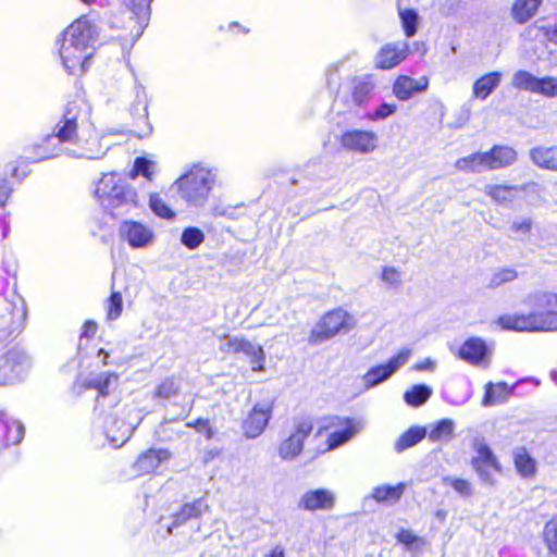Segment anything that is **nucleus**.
I'll list each match as a JSON object with an SVG mask.
<instances>
[{"instance_id": "1", "label": "nucleus", "mask_w": 557, "mask_h": 557, "mask_svg": "<svg viewBox=\"0 0 557 557\" xmlns=\"http://www.w3.org/2000/svg\"><path fill=\"white\" fill-rule=\"evenodd\" d=\"M88 115L89 108L82 100L69 102L53 132L33 146L36 157L21 160L35 163L61 154L77 159H101L106 152L94 153L92 146L98 145V136Z\"/></svg>"}, {"instance_id": "2", "label": "nucleus", "mask_w": 557, "mask_h": 557, "mask_svg": "<svg viewBox=\"0 0 557 557\" xmlns=\"http://www.w3.org/2000/svg\"><path fill=\"white\" fill-rule=\"evenodd\" d=\"M523 304L530 308L528 313L500 315L497 324L503 330L516 332L557 331V294L535 292L529 294Z\"/></svg>"}, {"instance_id": "3", "label": "nucleus", "mask_w": 557, "mask_h": 557, "mask_svg": "<svg viewBox=\"0 0 557 557\" xmlns=\"http://www.w3.org/2000/svg\"><path fill=\"white\" fill-rule=\"evenodd\" d=\"M97 36V28L87 16L79 17L64 30L59 53L69 74L87 71Z\"/></svg>"}, {"instance_id": "4", "label": "nucleus", "mask_w": 557, "mask_h": 557, "mask_svg": "<svg viewBox=\"0 0 557 557\" xmlns=\"http://www.w3.org/2000/svg\"><path fill=\"white\" fill-rule=\"evenodd\" d=\"M208 510L209 506L202 497L185 503L171 517L160 520L157 534L162 539L182 535L193 540L195 533L200 531L202 515Z\"/></svg>"}, {"instance_id": "5", "label": "nucleus", "mask_w": 557, "mask_h": 557, "mask_svg": "<svg viewBox=\"0 0 557 557\" xmlns=\"http://www.w3.org/2000/svg\"><path fill=\"white\" fill-rule=\"evenodd\" d=\"M95 196L101 207L109 211L112 216L126 214L138 205L135 188L119 183L112 173L104 174L100 178L95 189Z\"/></svg>"}, {"instance_id": "6", "label": "nucleus", "mask_w": 557, "mask_h": 557, "mask_svg": "<svg viewBox=\"0 0 557 557\" xmlns=\"http://www.w3.org/2000/svg\"><path fill=\"white\" fill-rule=\"evenodd\" d=\"M215 182L216 172L214 170L194 165L177 178L174 185L181 198L189 207L202 208L207 203Z\"/></svg>"}, {"instance_id": "7", "label": "nucleus", "mask_w": 557, "mask_h": 557, "mask_svg": "<svg viewBox=\"0 0 557 557\" xmlns=\"http://www.w3.org/2000/svg\"><path fill=\"white\" fill-rule=\"evenodd\" d=\"M141 421V411L137 407L131 406L106 413L101 419L100 426L110 445L117 448L131 438Z\"/></svg>"}, {"instance_id": "8", "label": "nucleus", "mask_w": 557, "mask_h": 557, "mask_svg": "<svg viewBox=\"0 0 557 557\" xmlns=\"http://www.w3.org/2000/svg\"><path fill=\"white\" fill-rule=\"evenodd\" d=\"M119 375L114 372H100L98 374H90L85 380L84 385L86 388L97 391L95 411L99 414H104V407L114 404L117 407L119 397L114 395V389L117 386Z\"/></svg>"}, {"instance_id": "9", "label": "nucleus", "mask_w": 557, "mask_h": 557, "mask_svg": "<svg viewBox=\"0 0 557 557\" xmlns=\"http://www.w3.org/2000/svg\"><path fill=\"white\" fill-rule=\"evenodd\" d=\"M411 356L410 349H403L384 364L371 367L362 376L364 391L372 389L391 379Z\"/></svg>"}, {"instance_id": "10", "label": "nucleus", "mask_w": 557, "mask_h": 557, "mask_svg": "<svg viewBox=\"0 0 557 557\" xmlns=\"http://www.w3.org/2000/svg\"><path fill=\"white\" fill-rule=\"evenodd\" d=\"M312 430L313 423L310 418L295 419L293 432L278 446L280 458L285 461L297 458L302 453L305 441Z\"/></svg>"}, {"instance_id": "11", "label": "nucleus", "mask_w": 557, "mask_h": 557, "mask_svg": "<svg viewBox=\"0 0 557 557\" xmlns=\"http://www.w3.org/2000/svg\"><path fill=\"white\" fill-rule=\"evenodd\" d=\"M30 367L27 354L18 348L9 350L0 357V385L18 382Z\"/></svg>"}, {"instance_id": "12", "label": "nucleus", "mask_w": 557, "mask_h": 557, "mask_svg": "<svg viewBox=\"0 0 557 557\" xmlns=\"http://www.w3.org/2000/svg\"><path fill=\"white\" fill-rule=\"evenodd\" d=\"M119 237L132 249H146L152 246L156 239L151 227L134 220H125L120 224Z\"/></svg>"}, {"instance_id": "13", "label": "nucleus", "mask_w": 557, "mask_h": 557, "mask_svg": "<svg viewBox=\"0 0 557 557\" xmlns=\"http://www.w3.org/2000/svg\"><path fill=\"white\" fill-rule=\"evenodd\" d=\"M349 318V314L343 309L327 312L312 329L309 337L310 343L319 344L334 337L346 327Z\"/></svg>"}, {"instance_id": "14", "label": "nucleus", "mask_w": 557, "mask_h": 557, "mask_svg": "<svg viewBox=\"0 0 557 557\" xmlns=\"http://www.w3.org/2000/svg\"><path fill=\"white\" fill-rule=\"evenodd\" d=\"M339 141L346 150L369 153L376 149L379 137L372 131L350 128L342 133Z\"/></svg>"}, {"instance_id": "15", "label": "nucleus", "mask_w": 557, "mask_h": 557, "mask_svg": "<svg viewBox=\"0 0 557 557\" xmlns=\"http://www.w3.org/2000/svg\"><path fill=\"white\" fill-rule=\"evenodd\" d=\"M17 307L15 304L3 300L5 313L0 314V343L7 341L15 332H20L26 318V309L23 301Z\"/></svg>"}, {"instance_id": "16", "label": "nucleus", "mask_w": 557, "mask_h": 557, "mask_svg": "<svg viewBox=\"0 0 557 557\" xmlns=\"http://www.w3.org/2000/svg\"><path fill=\"white\" fill-rule=\"evenodd\" d=\"M272 417V407L269 404H257L244 419L242 429L247 438H257L265 430Z\"/></svg>"}, {"instance_id": "17", "label": "nucleus", "mask_w": 557, "mask_h": 557, "mask_svg": "<svg viewBox=\"0 0 557 557\" xmlns=\"http://www.w3.org/2000/svg\"><path fill=\"white\" fill-rule=\"evenodd\" d=\"M408 54V41L399 40L385 44L375 55V66L382 70H391L404 61Z\"/></svg>"}, {"instance_id": "18", "label": "nucleus", "mask_w": 557, "mask_h": 557, "mask_svg": "<svg viewBox=\"0 0 557 557\" xmlns=\"http://www.w3.org/2000/svg\"><path fill=\"white\" fill-rule=\"evenodd\" d=\"M334 505V494L325 488L310 490L298 502V508L307 511L330 510Z\"/></svg>"}, {"instance_id": "19", "label": "nucleus", "mask_w": 557, "mask_h": 557, "mask_svg": "<svg viewBox=\"0 0 557 557\" xmlns=\"http://www.w3.org/2000/svg\"><path fill=\"white\" fill-rule=\"evenodd\" d=\"M152 0H123V3L128 9L131 20H135V26L132 30L134 40H137L147 27L151 14Z\"/></svg>"}, {"instance_id": "20", "label": "nucleus", "mask_w": 557, "mask_h": 557, "mask_svg": "<svg viewBox=\"0 0 557 557\" xmlns=\"http://www.w3.org/2000/svg\"><path fill=\"white\" fill-rule=\"evenodd\" d=\"M429 88V78L421 76L414 79L407 75H400L393 84V94L400 101H406L417 94L424 92Z\"/></svg>"}, {"instance_id": "21", "label": "nucleus", "mask_w": 557, "mask_h": 557, "mask_svg": "<svg viewBox=\"0 0 557 557\" xmlns=\"http://www.w3.org/2000/svg\"><path fill=\"white\" fill-rule=\"evenodd\" d=\"M170 457L171 454L166 449L150 448L138 456L133 465V469L139 475L149 474L154 472Z\"/></svg>"}, {"instance_id": "22", "label": "nucleus", "mask_w": 557, "mask_h": 557, "mask_svg": "<svg viewBox=\"0 0 557 557\" xmlns=\"http://www.w3.org/2000/svg\"><path fill=\"white\" fill-rule=\"evenodd\" d=\"M527 39L550 42L557 46V18L554 22L542 18L529 25L524 30Z\"/></svg>"}, {"instance_id": "23", "label": "nucleus", "mask_w": 557, "mask_h": 557, "mask_svg": "<svg viewBox=\"0 0 557 557\" xmlns=\"http://www.w3.org/2000/svg\"><path fill=\"white\" fill-rule=\"evenodd\" d=\"M488 354L485 342L480 337L468 338L459 348L458 356L466 362L478 366L484 361Z\"/></svg>"}, {"instance_id": "24", "label": "nucleus", "mask_w": 557, "mask_h": 557, "mask_svg": "<svg viewBox=\"0 0 557 557\" xmlns=\"http://www.w3.org/2000/svg\"><path fill=\"white\" fill-rule=\"evenodd\" d=\"M239 354L244 355L248 359L252 371H264L265 352L261 345L240 337L235 355Z\"/></svg>"}, {"instance_id": "25", "label": "nucleus", "mask_w": 557, "mask_h": 557, "mask_svg": "<svg viewBox=\"0 0 557 557\" xmlns=\"http://www.w3.org/2000/svg\"><path fill=\"white\" fill-rule=\"evenodd\" d=\"M485 154L490 171L509 166L517 160L516 150L509 146L495 145Z\"/></svg>"}, {"instance_id": "26", "label": "nucleus", "mask_w": 557, "mask_h": 557, "mask_svg": "<svg viewBox=\"0 0 557 557\" xmlns=\"http://www.w3.org/2000/svg\"><path fill=\"white\" fill-rule=\"evenodd\" d=\"M342 428L333 431L327 438V449L333 450L349 442L359 431L358 423L354 419L346 418L341 423Z\"/></svg>"}, {"instance_id": "27", "label": "nucleus", "mask_w": 557, "mask_h": 557, "mask_svg": "<svg viewBox=\"0 0 557 557\" xmlns=\"http://www.w3.org/2000/svg\"><path fill=\"white\" fill-rule=\"evenodd\" d=\"M530 159L539 168L557 171V146H537L530 150Z\"/></svg>"}, {"instance_id": "28", "label": "nucleus", "mask_w": 557, "mask_h": 557, "mask_svg": "<svg viewBox=\"0 0 557 557\" xmlns=\"http://www.w3.org/2000/svg\"><path fill=\"white\" fill-rule=\"evenodd\" d=\"M0 423L4 428L3 441L7 446L17 445L23 441L25 429L21 422L9 417L7 412L0 410Z\"/></svg>"}, {"instance_id": "29", "label": "nucleus", "mask_w": 557, "mask_h": 557, "mask_svg": "<svg viewBox=\"0 0 557 557\" xmlns=\"http://www.w3.org/2000/svg\"><path fill=\"white\" fill-rule=\"evenodd\" d=\"M502 73L490 72L473 84V96L478 99L485 100L499 86Z\"/></svg>"}, {"instance_id": "30", "label": "nucleus", "mask_w": 557, "mask_h": 557, "mask_svg": "<svg viewBox=\"0 0 557 557\" xmlns=\"http://www.w3.org/2000/svg\"><path fill=\"white\" fill-rule=\"evenodd\" d=\"M428 434L426 428L424 426H411L406 432H404L395 442L394 449L396 453L400 454L405 450L416 446L423 438H425Z\"/></svg>"}, {"instance_id": "31", "label": "nucleus", "mask_w": 557, "mask_h": 557, "mask_svg": "<svg viewBox=\"0 0 557 557\" xmlns=\"http://www.w3.org/2000/svg\"><path fill=\"white\" fill-rule=\"evenodd\" d=\"M523 188L512 185H487L485 194L499 205L507 206L511 203Z\"/></svg>"}, {"instance_id": "32", "label": "nucleus", "mask_w": 557, "mask_h": 557, "mask_svg": "<svg viewBox=\"0 0 557 557\" xmlns=\"http://www.w3.org/2000/svg\"><path fill=\"white\" fill-rule=\"evenodd\" d=\"M134 92L135 98L131 103L129 112L134 119L143 121L148 125V95L146 89L141 84L136 82Z\"/></svg>"}, {"instance_id": "33", "label": "nucleus", "mask_w": 557, "mask_h": 557, "mask_svg": "<svg viewBox=\"0 0 557 557\" xmlns=\"http://www.w3.org/2000/svg\"><path fill=\"white\" fill-rule=\"evenodd\" d=\"M457 170L467 173H481L490 171L487 169V160L485 152H474L456 161Z\"/></svg>"}, {"instance_id": "34", "label": "nucleus", "mask_w": 557, "mask_h": 557, "mask_svg": "<svg viewBox=\"0 0 557 557\" xmlns=\"http://www.w3.org/2000/svg\"><path fill=\"white\" fill-rule=\"evenodd\" d=\"M513 388L509 387L507 383L499 382L497 384L487 383L485 385V393L482 400L483 406L490 407L496 403H503L507 397L513 393Z\"/></svg>"}, {"instance_id": "35", "label": "nucleus", "mask_w": 557, "mask_h": 557, "mask_svg": "<svg viewBox=\"0 0 557 557\" xmlns=\"http://www.w3.org/2000/svg\"><path fill=\"white\" fill-rule=\"evenodd\" d=\"M406 490V484L400 482L396 485H379L373 488L371 497L377 503H396Z\"/></svg>"}, {"instance_id": "36", "label": "nucleus", "mask_w": 557, "mask_h": 557, "mask_svg": "<svg viewBox=\"0 0 557 557\" xmlns=\"http://www.w3.org/2000/svg\"><path fill=\"white\" fill-rule=\"evenodd\" d=\"M513 462L518 473L523 478L533 476L536 472V462L524 447L515 449Z\"/></svg>"}, {"instance_id": "37", "label": "nucleus", "mask_w": 557, "mask_h": 557, "mask_svg": "<svg viewBox=\"0 0 557 557\" xmlns=\"http://www.w3.org/2000/svg\"><path fill=\"white\" fill-rule=\"evenodd\" d=\"M455 428L456 424L451 419H442L431 426L426 435L432 443L449 442L454 437Z\"/></svg>"}, {"instance_id": "38", "label": "nucleus", "mask_w": 557, "mask_h": 557, "mask_svg": "<svg viewBox=\"0 0 557 557\" xmlns=\"http://www.w3.org/2000/svg\"><path fill=\"white\" fill-rule=\"evenodd\" d=\"M542 0H516L512 7V17L520 24L528 22L537 11Z\"/></svg>"}, {"instance_id": "39", "label": "nucleus", "mask_w": 557, "mask_h": 557, "mask_svg": "<svg viewBox=\"0 0 557 557\" xmlns=\"http://www.w3.org/2000/svg\"><path fill=\"white\" fill-rule=\"evenodd\" d=\"M432 395V388L425 384H417L404 394L405 403L413 408L424 405Z\"/></svg>"}, {"instance_id": "40", "label": "nucleus", "mask_w": 557, "mask_h": 557, "mask_svg": "<svg viewBox=\"0 0 557 557\" xmlns=\"http://www.w3.org/2000/svg\"><path fill=\"white\" fill-rule=\"evenodd\" d=\"M373 89L374 84L370 77L359 78L354 86L352 101L359 107L364 106L370 99Z\"/></svg>"}, {"instance_id": "41", "label": "nucleus", "mask_w": 557, "mask_h": 557, "mask_svg": "<svg viewBox=\"0 0 557 557\" xmlns=\"http://www.w3.org/2000/svg\"><path fill=\"white\" fill-rule=\"evenodd\" d=\"M206 235L197 226H187L181 234V244L189 250H195L205 242Z\"/></svg>"}, {"instance_id": "42", "label": "nucleus", "mask_w": 557, "mask_h": 557, "mask_svg": "<svg viewBox=\"0 0 557 557\" xmlns=\"http://www.w3.org/2000/svg\"><path fill=\"white\" fill-rule=\"evenodd\" d=\"M536 82L537 77L534 76L532 73L524 70H519L513 74L511 85L516 89L530 91L534 94Z\"/></svg>"}, {"instance_id": "43", "label": "nucleus", "mask_w": 557, "mask_h": 557, "mask_svg": "<svg viewBox=\"0 0 557 557\" xmlns=\"http://www.w3.org/2000/svg\"><path fill=\"white\" fill-rule=\"evenodd\" d=\"M543 541L548 549V557H557V518L546 522L543 530Z\"/></svg>"}, {"instance_id": "44", "label": "nucleus", "mask_w": 557, "mask_h": 557, "mask_svg": "<svg viewBox=\"0 0 557 557\" xmlns=\"http://www.w3.org/2000/svg\"><path fill=\"white\" fill-rule=\"evenodd\" d=\"M149 208L159 218L173 220L175 212L164 202L159 194H151L149 197Z\"/></svg>"}, {"instance_id": "45", "label": "nucleus", "mask_w": 557, "mask_h": 557, "mask_svg": "<svg viewBox=\"0 0 557 557\" xmlns=\"http://www.w3.org/2000/svg\"><path fill=\"white\" fill-rule=\"evenodd\" d=\"M399 17L407 37H412L418 30V13L413 9L399 10Z\"/></svg>"}, {"instance_id": "46", "label": "nucleus", "mask_w": 557, "mask_h": 557, "mask_svg": "<svg viewBox=\"0 0 557 557\" xmlns=\"http://www.w3.org/2000/svg\"><path fill=\"white\" fill-rule=\"evenodd\" d=\"M153 166L154 163L149 159L145 157H137L131 171V177L136 178L137 176L141 175L147 181H152L154 174Z\"/></svg>"}, {"instance_id": "47", "label": "nucleus", "mask_w": 557, "mask_h": 557, "mask_svg": "<svg viewBox=\"0 0 557 557\" xmlns=\"http://www.w3.org/2000/svg\"><path fill=\"white\" fill-rule=\"evenodd\" d=\"M534 94L548 98L557 97V78L552 76L537 77Z\"/></svg>"}, {"instance_id": "48", "label": "nucleus", "mask_w": 557, "mask_h": 557, "mask_svg": "<svg viewBox=\"0 0 557 557\" xmlns=\"http://www.w3.org/2000/svg\"><path fill=\"white\" fill-rule=\"evenodd\" d=\"M123 311V298L120 292H113L107 300V319L114 321Z\"/></svg>"}, {"instance_id": "49", "label": "nucleus", "mask_w": 557, "mask_h": 557, "mask_svg": "<svg viewBox=\"0 0 557 557\" xmlns=\"http://www.w3.org/2000/svg\"><path fill=\"white\" fill-rule=\"evenodd\" d=\"M443 484L451 486L460 496L466 498L473 494L471 484L463 479L445 476L443 478Z\"/></svg>"}, {"instance_id": "50", "label": "nucleus", "mask_w": 557, "mask_h": 557, "mask_svg": "<svg viewBox=\"0 0 557 557\" xmlns=\"http://www.w3.org/2000/svg\"><path fill=\"white\" fill-rule=\"evenodd\" d=\"M478 457L473 458V460H478L480 465H486L495 470H499L500 466L494 456L492 449L486 444H480L476 448Z\"/></svg>"}, {"instance_id": "51", "label": "nucleus", "mask_w": 557, "mask_h": 557, "mask_svg": "<svg viewBox=\"0 0 557 557\" xmlns=\"http://www.w3.org/2000/svg\"><path fill=\"white\" fill-rule=\"evenodd\" d=\"M518 277V273L513 269L505 268L495 272L488 283V287L496 288L504 283L511 282Z\"/></svg>"}, {"instance_id": "52", "label": "nucleus", "mask_w": 557, "mask_h": 557, "mask_svg": "<svg viewBox=\"0 0 557 557\" xmlns=\"http://www.w3.org/2000/svg\"><path fill=\"white\" fill-rule=\"evenodd\" d=\"M178 391V384L172 377L165 379L156 388V396L162 399H169Z\"/></svg>"}, {"instance_id": "53", "label": "nucleus", "mask_w": 557, "mask_h": 557, "mask_svg": "<svg viewBox=\"0 0 557 557\" xmlns=\"http://www.w3.org/2000/svg\"><path fill=\"white\" fill-rule=\"evenodd\" d=\"M532 221L530 219L515 220L510 230L517 234V239L525 240L531 232Z\"/></svg>"}, {"instance_id": "54", "label": "nucleus", "mask_w": 557, "mask_h": 557, "mask_svg": "<svg viewBox=\"0 0 557 557\" xmlns=\"http://www.w3.org/2000/svg\"><path fill=\"white\" fill-rule=\"evenodd\" d=\"M396 104L383 102L373 112L368 114V119L371 121L384 120L396 112Z\"/></svg>"}, {"instance_id": "55", "label": "nucleus", "mask_w": 557, "mask_h": 557, "mask_svg": "<svg viewBox=\"0 0 557 557\" xmlns=\"http://www.w3.org/2000/svg\"><path fill=\"white\" fill-rule=\"evenodd\" d=\"M186 426L195 429L199 434H203L207 440H211L214 435V430L208 419L198 418L193 422L186 423Z\"/></svg>"}, {"instance_id": "56", "label": "nucleus", "mask_w": 557, "mask_h": 557, "mask_svg": "<svg viewBox=\"0 0 557 557\" xmlns=\"http://www.w3.org/2000/svg\"><path fill=\"white\" fill-rule=\"evenodd\" d=\"M434 8L444 16L455 14L460 5L459 0H437L434 2Z\"/></svg>"}, {"instance_id": "57", "label": "nucleus", "mask_w": 557, "mask_h": 557, "mask_svg": "<svg viewBox=\"0 0 557 557\" xmlns=\"http://www.w3.org/2000/svg\"><path fill=\"white\" fill-rule=\"evenodd\" d=\"M16 273V262L12 256H2L0 259V278L4 276H14Z\"/></svg>"}, {"instance_id": "58", "label": "nucleus", "mask_w": 557, "mask_h": 557, "mask_svg": "<svg viewBox=\"0 0 557 557\" xmlns=\"http://www.w3.org/2000/svg\"><path fill=\"white\" fill-rule=\"evenodd\" d=\"M239 338L238 336H231V335H225L223 337H220V346H219V349L221 352L223 354H233L235 355L236 354V350H237V345L239 343Z\"/></svg>"}, {"instance_id": "59", "label": "nucleus", "mask_w": 557, "mask_h": 557, "mask_svg": "<svg viewBox=\"0 0 557 557\" xmlns=\"http://www.w3.org/2000/svg\"><path fill=\"white\" fill-rule=\"evenodd\" d=\"M243 207V205H239L237 207H221L216 206L212 209L213 216H224L230 220H236L238 218V214L236 213L237 208Z\"/></svg>"}, {"instance_id": "60", "label": "nucleus", "mask_w": 557, "mask_h": 557, "mask_svg": "<svg viewBox=\"0 0 557 557\" xmlns=\"http://www.w3.org/2000/svg\"><path fill=\"white\" fill-rule=\"evenodd\" d=\"M13 191V188L11 186V183L5 178H0V207L3 208L10 198L11 194Z\"/></svg>"}, {"instance_id": "61", "label": "nucleus", "mask_w": 557, "mask_h": 557, "mask_svg": "<svg viewBox=\"0 0 557 557\" xmlns=\"http://www.w3.org/2000/svg\"><path fill=\"white\" fill-rule=\"evenodd\" d=\"M382 280L391 285H396L400 282V274L394 268H384L382 272Z\"/></svg>"}, {"instance_id": "62", "label": "nucleus", "mask_w": 557, "mask_h": 557, "mask_svg": "<svg viewBox=\"0 0 557 557\" xmlns=\"http://www.w3.org/2000/svg\"><path fill=\"white\" fill-rule=\"evenodd\" d=\"M417 540L418 537L409 531L403 530L397 534V541L407 547L412 546Z\"/></svg>"}, {"instance_id": "63", "label": "nucleus", "mask_w": 557, "mask_h": 557, "mask_svg": "<svg viewBox=\"0 0 557 557\" xmlns=\"http://www.w3.org/2000/svg\"><path fill=\"white\" fill-rule=\"evenodd\" d=\"M97 332V323L94 321H86L83 325L82 337L90 338Z\"/></svg>"}, {"instance_id": "64", "label": "nucleus", "mask_w": 557, "mask_h": 557, "mask_svg": "<svg viewBox=\"0 0 557 557\" xmlns=\"http://www.w3.org/2000/svg\"><path fill=\"white\" fill-rule=\"evenodd\" d=\"M472 466L473 468L475 469V471L478 472L479 476L484 481V482H490L491 481V474L490 472L484 468V465H480L478 460H472Z\"/></svg>"}]
</instances>
